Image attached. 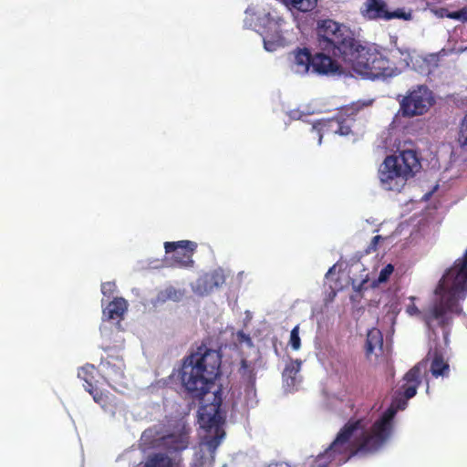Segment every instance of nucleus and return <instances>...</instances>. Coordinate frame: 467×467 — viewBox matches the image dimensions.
<instances>
[{
  "label": "nucleus",
  "mask_w": 467,
  "mask_h": 467,
  "mask_svg": "<svg viewBox=\"0 0 467 467\" xmlns=\"http://www.w3.org/2000/svg\"><path fill=\"white\" fill-rule=\"evenodd\" d=\"M221 364L220 351L202 343L183 358L180 370V379L186 394L201 403L198 415L202 428L214 431L213 435L206 436L203 441L213 459L225 436L223 428L224 417L221 411L223 391L221 388L211 391L221 374Z\"/></svg>",
  "instance_id": "nucleus-1"
},
{
  "label": "nucleus",
  "mask_w": 467,
  "mask_h": 467,
  "mask_svg": "<svg viewBox=\"0 0 467 467\" xmlns=\"http://www.w3.org/2000/svg\"><path fill=\"white\" fill-rule=\"evenodd\" d=\"M316 33L317 52L312 54L307 47H296L289 54L291 68L296 74L337 73L340 69L337 59L358 74V63L370 67L371 59L368 58L377 53V50L361 45L348 26L332 19L318 21Z\"/></svg>",
  "instance_id": "nucleus-2"
},
{
  "label": "nucleus",
  "mask_w": 467,
  "mask_h": 467,
  "mask_svg": "<svg viewBox=\"0 0 467 467\" xmlns=\"http://www.w3.org/2000/svg\"><path fill=\"white\" fill-rule=\"evenodd\" d=\"M434 293L438 298L424 313L415 305L416 297L410 296V303L406 307V313L411 317H420L433 339H436L437 329L441 328L444 346L448 347L453 319L462 313L460 301L467 295V250L445 272Z\"/></svg>",
  "instance_id": "nucleus-3"
},
{
  "label": "nucleus",
  "mask_w": 467,
  "mask_h": 467,
  "mask_svg": "<svg viewBox=\"0 0 467 467\" xmlns=\"http://www.w3.org/2000/svg\"><path fill=\"white\" fill-rule=\"evenodd\" d=\"M390 417L391 412L389 411L380 422H374L370 432H364L358 442L353 441L352 438L356 431L363 429L362 420H348L325 451V456L330 462L338 460L339 463H345L358 452H370L379 450L386 442V434H383L384 425Z\"/></svg>",
  "instance_id": "nucleus-4"
},
{
  "label": "nucleus",
  "mask_w": 467,
  "mask_h": 467,
  "mask_svg": "<svg viewBox=\"0 0 467 467\" xmlns=\"http://www.w3.org/2000/svg\"><path fill=\"white\" fill-rule=\"evenodd\" d=\"M420 167L417 153L412 150L387 156L379 169L380 185L387 191L400 192L406 181L412 177Z\"/></svg>",
  "instance_id": "nucleus-5"
},
{
  "label": "nucleus",
  "mask_w": 467,
  "mask_h": 467,
  "mask_svg": "<svg viewBox=\"0 0 467 467\" xmlns=\"http://www.w3.org/2000/svg\"><path fill=\"white\" fill-rule=\"evenodd\" d=\"M400 102V113L404 118H412L425 114L433 105L431 90L426 85H417L402 96Z\"/></svg>",
  "instance_id": "nucleus-6"
},
{
  "label": "nucleus",
  "mask_w": 467,
  "mask_h": 467,
  "mask_svg": "<svg viewBox=\"0 0 467 467\" xmlns=\"http://www.w3.org/2000/svg\"><path fill=\"white\" fill-rule=\"evenodd\" d=\"M260 23L265 28L264 46L267 51L273 52L285 46L286 40L282 34L285 21L278 12L273 10L265 14Z\"/></svg>",
  "instance_id": "nucleus-7"
},
{
  "label": "nucleus",
  "mask_w": 467,
  "mask_h": 467,
  "mask_svg": "<svg viewBox=\"0 0 467 467\" xmlns=\"http://www.w3.org/2000/svg\"><path fill=\"white\" fill-rule=\"evenodd\" d=\"M362 106L359 104H352L348 107L343 108L338 116L328 119L327 122L319 124L317 129L318 142L321 143L323 132H333L341 136H346L351 133V122L354 121V115H356Z\"/></svg>",
  "instance_id": "nucleus-8"
},
{
  "label": "nucleus",
  "mask_w": 467,
  "mask_h": 467,
  "mask_svg": "<svg viewBox=\"0 0 467 467\" xmlns=\"http://www.w3.org/2000/svg\"><path fill=\"white\" fill-rule=\"evenodd\" d=\"M166 254H172L169 266L190 268L194 265L192 255L196 252L197 244L189 240L165 242Z\"/></svg>",
  "instance_id": "nucleus-9"
},
{
  "label": "nucleus",
  "mask_w": 467,
  "mask_h": 467,
  "mask_svg": "<svg viewBox=\"0 0 467 467\" xmlns=\"http://www.w3.org/2000/svg\"><path fill=\"white\" fill-rule=\"evenodd\" d=\"M368 59H371V65L358 63V74L368 78H389L396 75L397 68L392 67L389 60L380 52L373 53Z\"/></svg>",
  "instance_id": "nucleus-10"
},
{
  "label": "nucleus",
  "mask_w": 467,
  "mask_h": 467,
  "mask_svg": "<svg viewBox=\"0 0 467 467\" xmlns=\"http://www.w3.org/2000/svg\"><path fill=\"white\" fill-rule=\"evenodd\" d=\"M426 366L425 362H419L404 375L403 384L400 388L399 394L405 399H411L417 394V389L422 380V369H425Z\"/></svg>",
  "instance_id": "nucleus-11"
},
{
  "label": "nucleus",
  "mask_w": 467,
  "mask_h": 467,
  "mask_svg": "<svg viewBox=\"0 0 467 467\" xmlns=\"http://www.w3.org/2000/svg\"><path fill=\"white\" fill-rule=\"evenodd\" d=\"M124 361L119 356H109L102 358L99 369L102 377L110 386L117 384L124 376Z\"/></svg>",
  "instance_id": "nucleus-12"
},
{
  "label": "nucleus",
  "mask_w": 467,
  "mask_h": 467,
  "mask_svg": "<svg viewBox=\"0 0 467 467\" xmlns=\"http://www.w3.org/2000/svg\"><path fill=\"white\" fill-rule=\"evenodd\" d=\"M225 280L224 271L222 268H216L197 279L195 291L202 296L208 295L214 289L221 287Z\"/></svg>",
  "instance_id": "nucleus-13"
},
{
  "label": "nucleus",
  "mask_w": 467,
  "mask_h": 467,
  "mask_svg": "<svg viewBox=\"0 0 467 467\" xmlns=\"http://www.w3.org/2000/svg\"><path fill=\"white\" fill-rule=\"evenodd\" d=\"M388 9L385 0H365L360 15L367 20H385Z\"/></svg>",
  "instance_id": "nucleus-14"
},
{
  "label": "nucleus",
  "mask_w": 467,
  "mask_h": 467,
  "mask_svg": "<svg viewBox=\"0 0 467 467\" xmlns=\"http://www.w3.org/2000/svg\"><path fill=\"white\" fill-rule=\"evenodd\" d=\"M365 353L368 359L372 356L379 357L383 353V335L378 328H371L367 334Z\"/></svg>",
  "instance_id": "nucleus-15"
},
{
  "label": "nucleus",
  "mask_w": 467,
  "mask_h": 467,
  "mask_svg": "<svg viewBox=\"0 0 467 467\" xmlns=\"http://www.w3.org/2000/svg\"><path fill=\"white\" fill-rule=\"evenodd\" d=\"M409 399H405L401 394H399V391H397V397L392 401L389 408H388L380 416V418L376 420L375 422H380L384 417L389 414V412H391V417L385 421L384 429L385 431L383 434H386V441L389 438L392 431V422L393 419L399 410H404L407 406V401Z\"/></svg>",
  "instance_id": "nucleus-16"
},
{
  "label": "nucleus",
  "mask_w": 467,
  "mask_h": 467,
  "mask_svg": "<svg viewBox=\"0 0 467 467\" xmlns=\"http://www.w3.org/2000/svg\"><path fill=\"white\" fill-rule=\"evenodd\" d=\"M128 309V302L123 297H115L103 309V316L108 320H120Z\"/></svg>",
  "instance_id": "nucleus-17"
},
{
  "label": "nucleus",
  "mask_w": 467,
  "mask_h": 467,
  "mask_svg": "<svg viewBox=\"0 0 467 467\" xmlns=\"http://www.w3.org/2000/svg\"><path fill=\"white\" fill-rule=\"evenodd\" d=\"M430 370L435 378L448 377L450 374V365L448 361L444 359L442 354L438 350L434 351Z\"/></svg>",
  "instance_id": "nucleus-18"
},
{
  "label": "nucleus",
  "mask_w": 467,
  "mask_h": 467,
  "mask_svg": "<svg viewBox=\"0 0 467 467\" xmlns=\"http://www.w3.org/2000/svg\"><path fill=\"white\" fill-rule=\"evenodd\" d=\"M164 443L169 450L181 451L188 448L189 436L185 432L178 434H170L164 437Z\"/></svg>",
  "instance_id": "nucleus-19"
},
{
  "label": "nucleus",
  "mask_w": 467,
  "mask_h": 467,
  "mask_svg": "<svg viewBox=\"0 0 467 467\" xmlns=\"http://www.w3.org/2000/svg\"><path fill=\"white\" fill-rule=\"evenodd\" d=\"M93 398L94 401L101 406L104 410H113L116 404L114 402V396L109 392L99 390L96 387L92 390L88 391Z\"/></svg>",
  "instance_id": "nucleus-20"
},
{
  "label": "nucleus",
  "mask_w": 467,
  "mask_h": 467,
  "mask_svg": "<svg viewBox=\"0 0 467 467\" xmlns=\"http://www.w3.org/2000/svg\"><path fill=\"white\" fill-rule=\"evenodd\" d=\"M96 374L97 368L90 364H86L78 369V377L86 383L84 388L87 391L89 389L92 390V389L95 387Z\"/></svg>",
  "instance_id": "nucleus-21"
},
{
  "label": "nucleus",
  "mask_w": 467,
  "mask_h": 467,
  "mask_svg": "<svg viewBox=\"0 0 467 467\" xmlns=\"http://www.w3.org/2000/svg\"><path fill=\"white\" fill-rule=\"evenodd\" d=\"M183 296V290L169 285L157 294L156 300L158 303H165L167 301L179 302L182 299Z\"/></svg>",
  "instance_id": "nucleus-22"
},
{
  "label": "nucleus",
  "mask_w": 467,
  "mask_h": 467,
  "mask_svg": "<svg viewBox=\"0 0 467 467\" xmlns=\"http://www.w3.org/2000/svg\"><path fill=\"white\" fill-rule=\"evenodd\" d=\"M302 361L299 359L291 360L285 365L283 371V379L289 386H294L296 382V377L301 369Z\"/></svg>",
  "instance_id": "nucleus-23"
},
{
  "label": "nucleus",
  "mask_w": 467,
  "mask_h": 467,
  "mask_svg": "<svg viewBox=\"0 0 467 467\" xmlns=\"http://www.w3.org/2000/svg\"><path fill=\"white\" fill-rule=\"evenodd\" d=\"M145 467H173V461L167 454L157 452L148 457Z\"/></svg>",
  "instance_id": "nucleus-24"
},
{
  "label": "nucleus",
  "mask_w": 467,
  "mask_h": 467,
  "mask_svg": "<svg viewBox=\"0 0 467 467\" xmlns=\"http://www.w3.org/2000/svg\"><path fill=\"white\" fill-rule=\"evenodd\" d=\"M283 3L299 12L306 13L313 11L317 6L318 0H282Z\"/></svg>",
  "instance_id": "nucleus-25"
},
{
  "label": "nucleus",
  "mask_w": 467,
  "mask_h": 467,
  "mask_svg": "<svg viewBox=\"0 0 467 467\" xmlns=\"http://www.w3.org/2000/svg\"><path fill=\"white\" fill-rule=\"evenodd\" d=\"M412 10L407 9L405 7L402 8H397L394 11H389L388 9V13L386 15L385 21H389L392 19H400L404 21H410L412 20Z\"/></svg>",
  "instance_id": "nucleus-26"
},
{
  "label": "nucleus",
  "mask_w": 467,
  "mask_h": 467,
  "mask_svg": "<svg viewBox=\"0 0 467 467\" xmlns=\"http://www.w3.org/2000/svg\"><path fill=\"white\" fill-rule=\"evenodd\" d=\"M458 142L467 147V112L462 119L459 127Z\"/></svg>",
  "instance_id": "nucleus-27"
},
{
  "label": "nucleus",
  "mask_w": 467,
  "mask_h": 467,
  "mask_svg": "<svg viewBox=\"0 0 467 467\" xmlns=\"http://www.w3.org/2000/svg\"><path fill=\"white\" fill-rule=\"evenodd\" d=\"M289 345L294 350L301 348V339L299 337V325H296L290 333Z\"/></svg>",
  "instance_id": "nucleus-28"
},
{
  "label": "nucleus",
  "mask_w": 467,
  "mask_h": 467,
  "mask_svg": "<svg viewBox=\"0 0 467 467\" xmlns=\"http://www.w3.org/2000/svg\"><path fill=\"white\" fill-rule=\"evenodd\" d=\"M393 271H394L393 265L390 264L387 265L385 267H383L380 270L379 277H378V281L379 283L386 282L389 278V275L393 273Z\"/></svg>",
  "instance_id": "nucleus-29"
},
{
  "label": "nucleus",
  "mask_w": 467,
  "mask_h": 467,
  "mask_svg": "<svg viewBox=\"0 0 467 467\" xmlns=\"http://www.w3.org/2000/svg\"><path fill=\"white\" fill-rule=\"evenodd\" d=\"M117 285L115 282H105L101 284V293L104 296H110L116 291Z\"/></svg>",
  "instance_id": "nucleus-30"
},
{
  "label": "nucleus",
  "mask_w": 467,
  "mask_h": 467,
  "mask_svg": "<svg viewBox=\"0 0 467 467\" xmlns=\"http://www.w3.org/2000/svg\"><path fill=\"white\" fill-rule=\"evenodd\" d=\"M382 239L380 235H376L371 239V242L368 247V252L376 251L379 242Z\"/></svg>",
  "instance_id": "nucleus-31"
},
{
  "label": "nucleus",
  "mask_w": 467,
  "mask_h": 467,
  "mask_svg": "<svg viewBox=\"0 0 467 467\" xmlns=\"http://www.w3.org/2000/svg\"><path fill=\"white\" fill-rule=\"evenodd\" d=\"M460 15V20L467 21V8L463 7L461 10H459Z\"/></svg>",
  "instance_id": "nucleus-32"
},
{
  "label": "nucleus",
  "mask_w": 467,
  "mask_h": 467,
  "mask_svg": "<svg viewBox=\"0 0 467 467\" xmlns=\"http://www.w3.org/2000/svg\"><path fill=\"white\" fill-rule=\"evenodd\" d=\"M449 18L460 20L459 11L451 12L447 15Z\"/></svg>",
  "instance_id": "nucleus-33"
},
{
  "label": "nucleus",
  "mask_w": 467,
  "mask_h": 467,
  "mask_svg": "<svg viewBox=\"0 0 467 467\" xmlns=\"http://www.w3.org/2000/svg\"><path fill=\"white\" fill-rule=\"evenodd\" d=\"M317 130V126H315V125H314V126L312 127V130Z\"/></svg>",
  "instance_id": "nucleus-34"
},
{
  "label": "nucleus",
  "mask_w": 467,
  "mask_h": 467,
  "mask_svg": "<svg viewBox=\"0 0 467 467\" xmlns=\"http://www.w3.org/2000/svg\"><path fill=\"white\" fill-rule=\"evenodd\" d=\"M426 390H427V392L429 391V384H427Z\"/></svg>",
  "instance_id": "nucleus-35"
}]
</instances>
